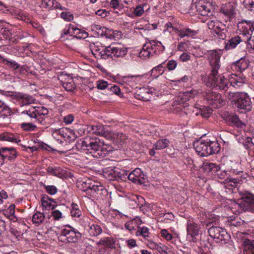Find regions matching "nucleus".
<instances>
[{
    "label": "nucleus",
    "instance_id": "nucleus-59",
    "mask_svg": "<svg viewBox=\"0 0 254 254\" xmlns=\"http://www.w3.org/2000/svg\"><path fill=\"white\" fill-rule=\"evenodd\" d=\"M44 187L46 189V192L51 195H54L57 192V189L54 186H46L44 185Z\"/></svg>",
    "mask_w": 254,
    "mask_h": 254
},
{
    "label": "nucleus",
    "instance_id": "nucleus-10",
    "mask_svg": "<svg viewBox=\"0 0 254 254\" xmlns=\"http://www.w3.org/2000/svg\"><path fill=\"white\" fill-rule=\"evenodd\" d=\"M208 232L211 237L221 241L227 240L230 237L226 230L220 227H211Z\"/></svg>",
    "mask_w": 254,
    "mask_h": 254
},
{
    "label": "nucleus",
    "instance_id": "nucleus-30",
    "mask_svg": "<svg viewBox=\"0 0 254 254\" xmlns=\"http://www.w3.org/2000/svg\"><path fill=\"white\" fill-rule=\"evenodd\" d=\"M197 94L196 90H191L190 91H186L180 94L178 97V100L180 104L183 103L193 98Z\"/></svg>",
    "mask_w": 254,
    "mask_h": 254
},
{
    "label": "nucleus",
    "instance_id": "nucleus-40",
    "mask_svg": "<svg viewBox=\"0 0 254 254\" xmlns=\"http://www.w3.org/2000/svg\"><path fill=\"white\" fill-rule=\"evenodd\" d=\"M164 64L165 62H163L157 66L153 67L151 70V74L156 77L162 75L164 72Z\"/></svg>",
    "mask_w": 254,
    "mask_h": 254
},
{
    "label": "nucleus",
    "instance_id": "nucleus-27",
    "mask_svg": "<svg viewBox=\"0 0 254 254\" xmlns=\"http://www.w3.org/2000/svg\"><path fill=\"white\" fill-rule=\"evenodd\" d=\"M145 44H148V46H149V50L152 53H153L155 54L160 53L165 49L164 46H162V44L159 41L156 42L154 40L149 41L148 43H147Z\"/></svg>",
    "mask_w": 254,
    "mask_h": 254
},
{
    "label": "nucleus",
    "instance_id": "nucleus-5",
    "mask_svg": "<svg viewBox=\"0 0 254 254\" xmlns=\"http://www.w3.org/2000/svg\"><path fill=\"white\" fill-rule=\"evenodd\" d=\"M81 237V234L69 225L65 226L58 234L59 240L65 243H75Z\"/></svg>",
    "mask_w": 254,
    "mask_h": 254
},
{
    "label": "nucleus",
    "instance_id": "nucleus-21",
    "mask_svg": "<svg viewBox=\"0 0 254 254\" xmlns=\"http://www.w3.org/2000/svg\"><path fill=\"white\" fill-rule=\"evenodd\" d=\"M249 65V61L245 58H242L232 64V68L234 70L240 72V73L237 74L238 76H244L242 73L248 67Z\"/></svg>",
    "mask_w": 254,
    "mask_h": 254
},
{
    "label": "nucleus",
    "instance_id": "nucleus-18",
    "mask_svg": "<svg viewBox=\"0 0 254 254\" xmlns=\"http://www.w3.org/2000/svg\"><path fill=\"white\" fill-rule=\"evenodd\" d=\"M17 156V152L13 147H1L0 149V156L3 160L7 159L9 161H13Z\"/></svg>",
    "mask_w": 254,
    "mask_h": 254
},
{
    "label": "nucleus",
    "instance_id": "nucleus-34",
    "mask_svg": "<svg viewBox=\"0 0 254 254\" xmlns=\"http://www.w3.org/2000/svg\"><path fill=\"white\" fill-rule=\"evenodd\" d=\"M39 117H35V120L38 122L41 125L45 126L46 127H48L51 124L53 123V119L49 116H38Z\"/></svg>",
    "mask_w": 254,
    "mask_h": 254
},
{
    "label": "nucleus",
    "instance_id": "nucleus-20",
    "mask_svg": "<svg viewBox=\"0 0 254 254\" xmlns=\"http://www.w3.org/2000/svg\"><path fill=\"white\" fill-rule=\"evenodd\" d=\"M224 119L227 124L230 126H235L236 127H240L245 126L244 123L240 120L238 116L236 114H229V113L225 114Z\"/></svg>",
    "mask_w": 254,
    "mask_h": 254
},
{
    "label": "nucleus",
    "instance_id": "nucleus-39",
    "mask_svg": "<svg viewBox=\"0 0 254 254\" xmlns=\"http://www.w3.org/2000/svg\"><path fill=\"white\" fill-rule=\"evenodd\" d=\"M89 234L92 236H97L102 233V229L97 224H92L88 230Z\"/></svg>",
    "mask_w": 254,
    "mask_h": 254
},
{
    "label": "nucleus",
    "instance_id": "nucleus-26",
    "mask_svg": "<svg viewBox=\"0 0 254 254\" xmlns=\"http://www.w3.org/2000/svg\"><path fill=\"white\" fill-rule=\"evenodd\" d=\"M41 202L43 207L48 210L54 209L57 206L56 202L47 195L42 197Z\"/></svg>",
    "mask_w": 254,
    "mask_h": 254
},
{
    "label": "nucleus",
    "instance_id": "nucleus-38",
    "mask_svg": "<svg viewBox=\"0 0 254 254\" xmlns=\"http://www.w3.org/2000/svg\"><path fill=\"white\" fill-rule=\"evenodd\" d=\"M98 245H102L108 248H115V243L112 239L108 237L100 240Z\"/></svg>",
    "mask_w": 254,
    "mask_h": 254
},
{
    "label": "nucleus",
    "instance_id": "nucleus-22",
    "mask_svg": "<svg viewBox=\"0 0 254 254\" xmlns=\"http://www.w3.org/2000/svg\"><path fill=\"white\" fill-rule=\"evenodd\" d=\"M109 49H111L112 57H123L127 53V49L119 44H112L109 46Z\"/></svg>",
    "mask_w": 254,
    "mask_h": 254
},
{
    "label": "nucleus",
    "instance_id": "nucleus-4",
    "mask_svg": "<svg viewBox=\"0 0 254 254\" xmlns=\"http://www.w3.org/2000/svg\"><path fill=\"white\" fill-rule=\"evenodd\" d=\"M228 98L232 104L239 109L249 111L252 108V104L250 97L245 93L229 92Z\"/></svg>",
    "mask_w": 254,
    "mask_h": 254
},
{
    "label": "nucleus",
    "instance_id": "nucleus-13",
    "mask_svg": "<svg viewBox=\"0 0 254 254\" xmlns=\"http://www.w3.org/2000/svg\"><path fill=\"white\" fill-rule=\"evenodd\" d=\"M199 228L198 226L192 221L189 220L187 222V239L190 241L196 242L195 237L198 234Z\"/></svg>",
    "mask_w": 254,
    "mask_h": 254
},
{
    "label": "nucleus",
    "instance_id": "nucleus-15",
    "mask_svg": "<svg viewBox=\"0 0 254 254\" xmlns=\"http://www.w3.org/2000/svg\"><path fill=\"white\" fill-rule=\"evenodd\" d=\"M106 126L100 124L91 125L88 127L89 131L93 134L104 136L108 139L109 138L111 131L108 130Z\"/></svg>",
    "mask_w": 254,
    "mask_h": 254
},
{
    "label": "nucleus",
    "instance_id": "nucleus-57",
    "mask_svg": "<svg viewBox=\"0 0 254 254\" xmlns=\"http://www.w3.org/2000/svg\"><path fill=\"white\" fill-rule=\"evenodd\" d=\"M114 175H115V169L104 172V177L110 181L115 180Z\"/></svg>",
    "mask_w": 254,
    "mask_h": 254
},
{
    "label": "nucleus",
    "instance_id": "nucleus-58",
    "mask_svg": "<svg viewBox=\"0 0 254 254\" xmlns=\"http://www.w3.org/2000/svg\"><path fill=\"white\" fill-rule=\"evenodd\" d=\"M21 126L23 130L26 131H33L36 128V126L31 123H23Z\"/></svg>",
    "mask_w": 254,
    "mask_h": 254
},
{
    "label": "nucleus",
    "instance_id": "nucleus-52",
    "mask_svg": "<svg viewBox=\"0 0 254 254\" xmlns=\"http://www.w3.org/2000/svg\"><path fill=\"white\" fill-rule=\"evenodd\" d=\"M22 115H27L30 118L35 119L36 117V107H31L28 110H25L21 112Z\"/></svg>",
    "mask_w": 254,
    "mask_h": 254
},
{
    "label": "nucleus",
    "instance_id": "nucleus-55",
    "mask_svg": "<svg viewBox=\"0 0 254 254\" xmlns=\"http://www.w3.org/2000/svg\"><path fill=\"white\" fill-rule=\"evenodd\" d=\"M10 110L4 103L0 101V114H2L3 116L9 115Z\"/></svg>",
    "mask_w": 254,
    "mask_h": 254
},
{
    "label": "nucleus",
    "instance_id": "nucleus-53",
    "mask_svg": "<svg viewBox=\"0 0 254 254\" xmlns=\"http://www.w3.org/2000/svg\"><path fill=\"white\" fill-rule=\"evenodd\" d=\"M62 85L66 91H69L73 90L75 88V85L73 78L69 79V82H64Z\"/></svg>",
    "mask_w": 254,
    "mask_h": 254
},
{
    "label": "nucleus",
    "instance_id": "nucleus-42",
    "mask_svg": "<svg viewBox=\"0 0 254 254\" xmlns=\"http://www.w3.org/2000/svg\"><path fill=\"white\" fill-rule=\"evenodd\" d=\"M63 132V131L62 130V129H59L55 130L52 133L53 137L57 141H59L60 143L63 142V141H62L63 138H65V139H64L65 141L69 140L68 138L69 136H68L66 137V136L64 135V134L62 133Z\"/></svg>",
    "mask_w": 254,
    "mask_h": 254
},
{
    "label": "nucleus",
    "instance_id": "nucleus-50",
    "mask_svg": "<svg viewBox=\"0 0 254 254\" xmlns=\"http://www.w3.org/2000/svg\"><path fill=\"white\" fill-rule=\"evenodd\" d=\"M249 30H241L242 33L240 34V36L242 37L245 43H247L252 40V35L253 32H250Z\"/></svg>",
    "mask_w": 254,
    "mask_h": 254
},
{
    "label": "nucleus",
    "instance_id": "nucleus-45",
    "mask_svg": "<svg viewBox=\"0 0 254 254\" xmlns=\"http://www.w3.org/2000/svg\"><path fill=\"white\" fill-rule=\"evenodd\" d=\"M152 56V53L149 50L148 44H144L142 49L139 53V56L141 58H149L150 56Z\"/></svg>",
    "mask_w": 254,
    "mask_h": 254
},
{
    "label": "nucleus",
    "instance_id": "nucleus-24",
    "mask_svg": "<svg viewBox=\"0 0 254 254\" xmlns=\"http://www.w3.org/2000/svg\"><path fill=\"white\" fill-rule=\"evenodd\" d=\"M81 30V29L75 27L74 25L69 24L63 30V34L62 37H63L64 35H66L69 34L70 36H73L79 39Z\"/></svg>",
    "mask_w": 254,
    "mask_h": 254
},
{
    "label": "nucleus",
    "instance_id": "nucleus-35",
    "mask_svg": "<svg viewBox=\"0 0 254 254\" xmlns=\"http://www.w3.org/2000/svg\"><path fill=\"white\" fill-rule=\"evenodd\" d=\"M114 177L116 181H125L127 176V172L125 170H120L119 168H115Z\"/></svg>",
    "mask_w": 254,
    "mask_h": 254
},
{
    "label": "nucleus",
    "instance_id": "nucleus-3",
    "mask_svg": "<svg viewBox=\"0 0 254 254\" xmlns=\"http://www.w3.org/2000/svg\"><path fill=\"white\" fill-rule=\"evenodd\" d=\"M193 147L196 152L201 156L217 153L220 151V145L217 141L198 140L193 143Z\"/></svg>",
    "mask_w": 254,
    "mask_h": 254
},
{
    "label": "nucleus",
    "instance_id": "nucleus-14",
    "mask_svg": "<svg viewBox=\"0 0 254 254\" xmlns=\"http://www.w3.org/2000/svg\"><path fill=\"white\" fill-rule=\"evenodd\" d=\"M109 138L113 142L117 145L119 148L123 147L128 141V137L125 134L120 132H114L111 131Z\"/></svg>",
    "mask_w": 254,
    "mask_h": 254
},
{
    "label": "nucleus",
    "instance_id": "nucleus-56",
    "mask_svg": "<svg viewBox=\"0 0 254 254\" xmlns=\"http://www.w3.org/2000/svg\"><path fill=\"white\" fill-rule=\"evenodd\" d=\"M97 87L99 89L104 90L105 89H109L110 84L107 81L104 80H100L97 82Z\"/></svg>",
    "mask_w": 254,
    "mask_h": 254
},
{
    "label": "nucleus",
    "instance_id": "nucleus-51",
    "mask_svg": "<svg viewBox=\"0 0 254 254\" xmlns=\"http://www.w3.org/2000/svg\"><path fill=\"white\" fill-rule=\"evenodd\" d=\"M3 64L15 70L18 69L20 66L19 64L15 61L13 60H8L5 59L3 60Z\"/></svg>",
    "mask_w": 254,
    "mask_h": 254
},
{
    "label": "nucleus",
    "instance_id": "nucleus-25",
    "mask_svg": "<svg viewBox=\"0 0 254 254\" xmlns=\"http://www.w3.org/2000/svg\"><path fill=\"white\" fill-rule=\"evenodd\" d=\"M243 246L244 247V254H254V240L249 238L244 239Z\"/></svg>",
    "mask_w": 254,
    "mask_h": 254
},
{
    "label": "nucleus",
    "instance_id": "nucleus-46",
    "mask_svg": "<svg viewBox=\"0 0 254 254\" xmlns=\"http://www.w3.org/2000/svg\"><path fill=\"white\" fill-rule=\"evenodd\" d=\"M103 59H108L110 57H112L111 49H109V46L103 49L99 53V56Z\"/></svg>",
    "mask_w": 254,
    "mask_h": 254
},
{
    "label": "nucleus",
    "instance_id": "nucleus-64",
    "mask_svg": "<svg viewBox=\"0 0 254 254\" xmlns=\"http://www.w3.org/2000/svg\"><path fill=\"white\" fill-rule=\"evenodd\" d=\"M161 235L162 237L164 238L168 241L171 240L173 238L172 235L169 233L168 231L166 229H163L161 230Z\"/></svg>",
    "mask_w": 254,
    "mask_h": 254
},
{
    "label": "nucleus",
    "instance_id": "nucleus-2",
    "mask_svg": "<svg viewBox=\"0 0 254 254\" xmlns=\"http://www.w3.org/2000/svg\"><path fill=\"white\" fill-rule=\"evenodd\" d=\"M76 148L79 150H88L95 158L106 156L108 153L106 146L102 142L97 138H86L80 140L75 145Z\"/></svg>",
    "mask_w": 254,
    "mask_h": 254
},
{
    "label": "nucleus",
    "instance_id": "nucleus-1",
    "mask_svg": "<svg viewBox=\"0 0 254 254\" xmlns=\"http://www.w3.org/2000/svg\"><path fill=\"white\" fill-rule=\"evenodd\" d=\"M208 60L211 66V73L204 79L207 87L215 88L216 90L227 91L229 86L235 88L241 87L246 82V76H238L236 74H232L229 79L223 75H219L218 70L220 67V51L211 50L208 52Z\"/></svg>",
    "mask_w": 254,
    "mask_h": 254
},
{
    "label": "nucleus",
    "instance_id": "nucleus-60",
    "mask_svg": "<svg viewBox=\"0 0 254 254\" xmlns=\"http://www.w3.org/2000/svg\"><path fill=\"white\" fill-rule=\"evenodd\" d=\"M243 3L246 8L254 12V0H244Z\"/></svg>",
    "mask_w": 254,
    "mask_h": 254
},
{
    "label": "nucleus",
    "instance_id": "nucleus-28",
    "mask_svg": "<svg viewBox=\"0 0 254 254\" xmlns=\"http://www.w3.org/2000/svg\"><path fill=\"white\" fill-rule=\"evenodd\" d=\"M165 85L160 84V85L154 87H151L149 89H146L145 88L140 89V93L143 94L144 93H147L151 94L152 95L154 94L156 96H158L162 94L164 91V89L162 87H165Z\"/></svg>",
    "mask_w": 254,
    "mask_h": 254
},
{
    "label": "nucleus",
    "instance_id": "nucleus-48",
    "mask_svg": "<svg viewBox=\"0 0 254 254\" xmlns=\"http://www.w3.org/2000/svg\"><path fill=\"white\" fill-rule=\"evenodd\" d=\"M92 182H94V181H92L90 179H87L85 181H82L80 182L81 189L83 191H86L89 190H91L92 186L93 185Z\"/></svg>",
    "mask_w": 254,
    "mask_h": 254
},
{
    "label": "nucleus",
    "instance_id": "nucleus-8",
    "mask_svg": "<svg viewBox=\"0 0 254 254\" xmlns=\"http://www.w3.org/2000/svg\"><path fill=\"white\" fill-rule=\"evenodd\" d=\"M207 26L209 29L213 30L220 39L226 37L227 32L226 25L217 20H210L208 22Z\"/></svg>",
    "mask_w": 254,
    "mask_h": 254
},
{
    "label": "nucleus",
    "instance_id": "nucleus-41",
    "mask_svg": "<svg viewBox=\"0 0 254 254\" xmlns=\"http://www.w3.org/2000/svg\"><path fill=\"white\" fill-rule=\"evenodd\" d=\"M204 171L206 173L215 172L219 169V166L215 163L206 162L203 164Z\"/></svg>",
    "mask_w": 254,
    "mask_h": 254
},
{
    "label": "nucleus",
    "instance_id": "nucleus-62",
    "mask_svg": "<svg viewBox=\"0 0 254 254\" xmlns=\"http://www.w3.org/2000/svg\"><path fill=\"white\" fill-rule=\"evenodd\" d=\"M30 23L33 26V28L36 29L38 31H39L41 34H44L45 33V30L43 28V27L40 25L39 23L34 22V21H30Z\"/></svg>",
    "mask_w": 254,
    "mask_h": 254
},
{
    "label": "nucleus",
    "instance_id": "nucleus-44",
    "mask_svg": "<svg viewBox=\"0 0 254 254\" xmlns=\"http://www.w3.org/2000/svg\"><path fill=\"white\" fill-rule=\"evenodd\" d=\"M149 229L146 227H138L137 230L135 232L136 236H142L144 239L149 237Z\"/></svg>",
    "mask_w": 254,
    "mask_h": 254
},
{
    "label": "nucleus",
    "instance_id": "nucleus-33",
    "mask_svg": "<svg viewBox=\"0 0 254 254\" xmlns=\"http://www.w3.org/2000/svg\"><path fill=\"white\" fill-rule=\"evenodd\" d=\"M91 190L99 195L106 194L107 192L106 189L101 185V183L94 181L92 182Z\"/></svg>",
    "mask_w": 254,
    "mask_h": 254
},
{
    "label": "nucleus",
    "instance_id": "nucleus-16",
    "mask_svg": "<svg viewBox=\"0 0 254 254\" xmlns=\"http://www.w3.org/2000/svg\"><path fill=\"white\" fill-rule=\"evenodd\" d=\"M144 176L141 169L137 168L127 174V178L135 184L141 185L144 183Z\"/></svg>",
    "mask_w": 254,
    "mask_h": 254
},
{
    "label": "nucleus",
    "instance_id": "nucleus-47",
    "mask_svg": "<svg viewBox=\"0 0 254 254\" xmlns=\"http://www.w3.org/2000/svg\"><path fill=\"white\" fill-rule=\"evenodd\" d=\"M47 173L54 176L59 177L62 174V169L60 167L53 168L49 166L47 169Z\"/></svg>",
    "mask_w": 254,
    "mask_h": 254
},
{
    "label": "nucleus",
    "instance_id": "nucleus-36",
    "mask_svg": "<svg viewBox=\"0 0 254 254\" xmlns=\"http://www.w3.org/2000/svg\"><path fill=\"white\" fill-rule=\"evenodd\" d=\"M170 143L169 139L167 138H161L159 139L154 144V149L156 150H161L167 147Z\"/></svg>",
    "mask_w": 254,
    "mask_h": 254
},
{
    "label": "nucleus",
    "instance_id": "nucleus-7",
    "mask_svg": "<svg viewBox=\"0 0 254 254\" xmlns=\"http://www.w3.org/2000/svg\"><path fill=\"white\" fill-rule=\"evenodd\" d=\"M207 26L209 29L213 30L220 39L226 37L227 32L226 25L217 20H210L208 22Z\"/></svg>",
    "mask_w": 254,
    "mask_h": 254
},
{
    "label": "nucleus",
    "instance_id": "nucleus-29",
    "mask_svg": "<svg viewBox=\"0 0 254 254\" xmlns=\"http://www.w3.org/2000/svg\"><path fill=\"white\" fill-rule=\"evenodd\" d=\"M241 42H244L242 37L240 36H235L230 39L225 46L226 50L233 49Z\"/></svg>",
    "mask_w": 254,
    "mask_h": 254
},
{
    "label": "nucleus",
    "instance_id": "nucleus-32",
    "mask_svg": "<svg viewBox=\"0 0 254 254\" xmlns=\"http://www.w3.org/2000/svg\"><path fill=\"white\" fill-rule=\"evenodd\" d=\"M175 32L178 34V35L183 38L185 37H192L197 34L196 31L190 29V28H183L181 29H175Z\"/></svg>",
    "mask_w": 254,
    "mask_h": 254
},
{
    "label": "nucleus",
    "instance_id": "nucleus-6",
    "mask_svg": "<svg viewBox=\"0 0 254 254\" xmlns=\"http://www.w3.org/2000/svg\"><path fill=\"white\" fill-rule=\"evenodd\" d=\"M241 197L238 200L239 202L235 203V207L240 208L241 211H246L254 203V194L248 191L244 190L240 191Z\"/></svg>",
    "mask_w": 254,
    "mask_h": 254
},
{
    "label": "nucleus",
    "instance_id": "nucleus-43",
    "mask_svg": "<svg viewBox=\"0 0 254 254\" xmlns=\"http://www.w3.org/2000/svg\"><path fill=\"white\" fill-rule=\"evenodd\" d=\"M44 218L45 216L44 214L37 211L33 215L32 222L34 224L38 225L43 222Z\"/></svg>",
    "mask_w": 254,
    "mask_h": 254
},
{
    "label": "nucleus",
    "instance_id": "nucleus-37",
    "mask_svg": "<svg viewBox=\"0 0 254 254\" xmlns=\"http://www.w3.org/2000/svg\"><path fill=\"white\" fill-rule=\"evenodd\" d=\"M238 27L241 28V30H249L250 32H253L254 30V23L251 21L244 20L239 24Z\"/></svg>",
    "mask_w": 254,
    "mask_h": 254
},
{
    "label": "nucleus",
    "instance_id": "nucleus-12",
    "mask_svg": "<svg viewBox=\"0 0 254 254\" xmlns=\"http://www.w3.org/2000/svg\"><path fill=\"white\" fill-rule=\"evenodd\" d=\"M13 99L16 100L19 105L22 107L31 104L34 102V98L28 94L17 92L10 95Z\"/></svg>",
    "mask_w": 254,
    "mask_h": 254
},
{
    "label": "nucleus",
    "instance_id": "nucleus-23",
    "mask_svg": "<svg viewBox=\"0 0 254 254\" xmlns=\"http://www.w3.org/2000/svg\"><path fill=\"white\" fill-rule=\"evenodd\" d=\"M0 140L18 143L21 140L18 135L5 132L0 134Z\"/></svg>",
    "mask_w": 254,
    "mask_h": 254
},
{
    "label": "nucleus",
    "instance_id": "nucleus-49",
    "mask_svg": "<svg viewBox=\"0 0 254 254\" xmlns=\"http://www.w3.org/2000/svg\"><path fill=\"white\" fill-rule=\"evenodd\" d=\"M144 12L143 7L141 5H138L134 9L132 14H127V15L130 17H133V16L139 17L143 14Z\"/></svg>",
    "mask_w": 254,
    "mask_h": 254
},
{
    "label": "nucleus",
    "instance_id": "nucleus-54",
    "mask_svg": "<svg viewBox=\"0 0 254 254\" xmlns=\"http://www.w3.org/2000/svg\"><path fill=\"white\" fill-rule=\"evenodd\" d=\"M36 107V117L38 116H48L49 111L48 109L44 107Z\"/></svg>",
    "mask_w": 254,
    "mask_h": 254
},
{
    "label": "nucleus",
    "instance_id": "nucleus-31",
    "mask_svg": "<svg viewBox=\"0 0 254 254\" xmlns=\"http://www.w3.org/2000/svg\"><path fill=\"white\" fill-rule=\"evenodd\" d=\"M42 4L46 8L63 9L61 4L56 0H42Z\"/></svg>",
    "mask_w": 254,
    "mask_h": 254
},
{
    "label": "nucleus",
    "instance_id": "nucleus-61",
    "mask_svg": "<svg viewBox=\"0 0 254 254\" xmlns=\"http://www.w3.org/2000/svg\"><path fill=\"white\" fill-rule=\"evenodd\" d=\"M61 16L64 19L68 21H70L73 19V15L69 12H63L61 14Z\"/></svg>",
    "mask_w": 254,
    "mask_h": 254
},
{
    "label": "nucleus",
    "instance_id": "nucleus-17",
    "mask_svg": "<svg viewBox=\"0 0 254 254\" xmlns=\"http://www.w3.org/2000/svg\"><path fill=\"white\" fill-rule=\"evenodd\" d=\"M195 7L198 14L202 16H210L211 15L210 5L204 0H200L196 2Z\"/></svg>",
    "mask_w": 254,
    "mask_h": 254
},
{
    "label": "nucleus",
    "instance_id": "nucleus-19",
    "mask_svg": "<svg viewBox=\"0 0 254 254\" xmlns=\"http://www.w3.org/2000/svg\"><path fill=\"white\" fill-rule=\"evenodd\" d=\"M143 78V76L141 75L125 76L122 77V82L133 88L142 81Z\"/></svg>",
    "mask_w": 254,
    "mask_h": 254
},
{
    "label": "nucleus",
    "instance_id": "nucleus-11",
    "mask_svg": "<svg viewBox=\"0 0 254 254\" xmlns=\"http://www.w3.org/2000/svg\"><path fill=\"white\" fill-rule=\"evenodd\" d=\"M218 178L220 179H225L227 183H231V186H233L234 185H237L238 184H241L243 180L246 179V177H243L241 176L240 177H230V176L228 174L227 172L225 170H221L220 167L219 169L215 172Z\"/></svg>",
    "mask_w": 254,
    "mask_h": 254
},
{
    "label": "nucleus",
    "instance_id": "nucleus-9",
    "mask_svg": "<svg viewBox=\"0 0 254 254\" xmlns=\"http://www.w3.org/2000/svg\"><path fill=\"white\" fill-rule=\"evenodd\" d=\"M203 96L210 105H215L216 107H218L219 105H223L224 103L221 95L214 91H206L204 92Z\"/></svg>",
    "mask_w": 254,
    "mask_h": 254
},
{
    "label": "nucleus",
    "instance_id": "nucleus-63",
    "mask_svg": "<svg viewBox=\"0 0 254 254\" xmlns=\"http://www.w3.org/2000/svg\"><path fill=\"white\" fill-rule=\"evenodd\" d=\"M147 246L149 248L153 250L161 249V247L159 244L154 242L152 240H148Z\"/></svg>",
    "mask_w": 254,
    "mask_h": 254
}]
</instances>
